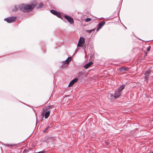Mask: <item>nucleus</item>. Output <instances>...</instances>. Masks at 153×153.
I'll use <instances>...</instances> for the list:
<instances>
[{
    "label": "nucleus",
    "instance_id": "obj_17",
    "mask_svg": "<svg viewBox=\"0 0 153 153\" xmlns=\"http://www.w3.org/2000/svg\"><path fill=\"white\" fill-rule=\"evenodd\" d=\"M53 137H49L48 139L47 140V141L48 143H49L50 142H51L53 140Z\"/></svg>",
    "mask_w": 153,
    "mask_h": 153
},
{
    "label": "nucleus",
    "instance_id": "obj_15",
    "mask_svg": "<svg viewBox=\"0 0 153 153\" xmlns=\"http://www.w3.org/2000/svg\"><path fill=\"white\" fill-rule=\"evenodd\" d=\"M51 13L53 14H54V15H56V14L58 13V12H57L56 11L54 10H51Z\"/></svg>",
    "mask_w": 153,
    "mask_h": 153
},
{
    "label": "nucleus",
    "instance_id": "obj_8",
    "mask_svg": "<svg viewBox=\"0 0 153 153\" xmlns=\"http://www.w3.org/2000/svg\"><path fill=\"white\" fill-rule=\"evenodd\" d=\"M128 67L125 66H123L119 69V70L120 72H124L128 71Z\"/></svg>",
    "mask_w": 153,
    "mask_h": 153
},
{
    "label": "nucleus",
    "instance_id": "obj_6",
    "mask_svg": "<svg viewBox=\"0 0 153 153\" xmlns=\"http://www.w3.org/2000/svg\"><path fill=\"white\" fill-rule=\"evenodd\" d=\"M105 24V22L104 21L101 22L99 24L98 26L97 29V31H98L100 29L102 28V26Z\"/></svg>",
    "mask_w": 153,
    "mask_h": 153
},
{
    "label": "nucleus",
    "instance_id": "obj_3",
    "mask_svg": "<svg viewBox=\"0 0 153 153\" xmlns=\"http://www.w3.org/2000/svg\"><path fill=\"white\" fill-rule=\"evenodd\" d=\"M16 17H12L7 18H5L4 20L9 23L14 22L15 21Z\"/></svg>",
    "mask_w": 153,
    "mask_h": 153
},
{
    "label": "nucleus",
    "instance_id": "obj_25",
    "mask_svg": "<svg viewBox=\"0 0 153 153\" xmlns=\"http://www.w3.org/2000/svg\"><path fill=\"white\" fill-rule=\"evenodd\" d=\"M45 152V151H40L39 152H35L34 153H44Z\"/></svg>",
    "mask_w": 153,
    "mask_h": 153
},
{
    "label": "nucleus",
    "instance_id": "obj_21",
    "mask_svg": "<svg viewBox=\"0 0 153 153\" xmlns=\"http://www.w3.org/2000/svg\"><path fill=\"white\" fill-rule=\"evenodd\" d=\"M54 108V106L53 105H49L48 107V108H47V109H49L50 108Z\"/></svg>",
    "mask_w": 153,
    "mask_h": 153
},
{
    "label": "nucleus",
    "instance_id": "obj_26",
    "mask_svg": "<svg viewBox=\"0 0 153 153\" xmlns=\"http://www.w3.org/2000/svg\"><path fill=\"white\" fill-rule=\"evenodd\" d=\"M150 48H151L150 47V46H149L147 48V51H150Z\"/></svg>",
    "mask_w": 153,
    "mask_h": 153
},
{
    "label": "nucleus",
    "instance_id": "obj_13",
    "mask_svg": "<svg viewBox=\"0 0 153 153\" xmlns=\"http://www.w3.org/2000/svg\"><path fill=\"white\" fill-rule=\"evenodd\" d=\"M125 87V85H123L120 86L118 88V91L121 93L122 90Z\"/></svg>",
    "mask_w": 153,
    "mask_h": 153
},
{
    "label": "nucleus",
    "instance_id": "obj_5",
    "mask_svg": "<svg viewBox=\"0 0 153 153\" xmlns=\"http://www.w3.org/2000/svg\"><path fill=\"white\" fill-rule=\"evenodd\" d=\"M65 18L68 21V22L71 24H72L74 23V21L73 19L72 18L69 16L67 15H65Z\"/></svg>",
    "mask_w": 153,
    "mask_h": 153
},
{
    "label": "nucleus",
    "instance_id": "obj_28",
    "mask_svg": "<svg viewBox=\"0 0 153 153\" xmlns=\"http://www.w3.org/2000/svg\"><path fill=\"white\" fill-rule=\"evenodd\" d=\"M43 112L42 113V115H44V112H45V111H44V109H43Z\"/></svg>",
    "mask_w": 153,
    "mask_h": 153
},
{
    "label": "nucleus",
    "instance_id": "obj_19",
    "mask_svg": "<svg viewBox=\"0 0 153 153\" xmlns=\"http://www.w3.org/2000/svg\"><path fill=\"white\" fill-rule=\"evenodd\" d=\"M91 20V19L90 18H87L85 20V21L86 22H89V21H90Z\"/></svg>",
    "mask_w": 153,
    "mask_h": 153
},
{
    "label": "nucleus",
    "instance_id": "obj_4",
    "mask_svg": "<svg viewBox=\"0 0 153 153\" xmlns=\"http://www.w3.org/2000/svg\"><path fill=\"white\" fill-rule=\"evenodd\" d=\"M71 57H68V59H66L62 65V67L65 68L67 66L68 63L71 61Z\"/></svg>",
    "mask_w": 153,
    "mask_h": 153
},
{
    "label": "nucleus",
    "instance_id": "obj_23",
    "mask_svg": "<svg viewBox=\"0 0 153 153\" xmlns=\"http://www.w3.org/2000/svg\"><path fill=\"white\" fill-rule=\"evenodd\" d=\"M28 152L27 149H24L23 151V153H27Z\"/></svg>",
    "mask_w": 153,
    "mask_h": 153
},
{
    "label": "nucleus",
    "instance_id": "obj_2",
    "mask_svg": "<svg viewBox=\"0 0 153 153\" xmlns=\"http://www.w3.org/2000/svg\"><path fill=\"white\" fill-rule=\"evenodd\" d=\"M85 43V39L82 37L80 38L78 43L77 45V47H82Z\"/></svg>",
    "mask_w": 153,
    "mask_h": 153
},
{
    "label": "nucleus",
    "instance_id": "obj_30",
    "mask_svg": "<svg viewBox=\"0 0 153 153\" xmlns=\"http://www.w3.org/2000/svg\"><path fill=\"white\" fill-rule=\"evenodd\" d=\"M152 153H153V151L152 152Z\"/></svg>",
    "mask_w": 153,
    "mask_h": 153
},
{
    "label": "nucleus",
    "instance_id": "obj_1",
    "mask_svg": "<svg viewBox=\"0 0 153 153\" xmlns=\"http://www.w3.org/2000/svg\"><path fill=\"white\" fill-rule=\"evenodd\" d=\"M36 3H32L31 5L22 4L19 6V9L24 12H29L31 11L36 6Z\"/></svg>",
    "mask_w": 153,
    "mask_h": 153
},
{
    "label": "nucleus",
    "instance_id": "obj_18",
    "mask_svg": "<svg viewBox=\"0 0 153 153\" xmlns=\"http://www.w3.org/2000/svg\"><path fill=\"white\" fill-rule=\"evenodd\" d=\"M95 29H93L91 30H87V32L89 33H91L92 31H94L95 30Z\"/></svg>",
    "mask_w": 153,
    "mask_h": 153
},
{
    "label": "nucleus",
    "instance_id": "obj_10",
    "mask_svg": "<svg viewBox=\"0 0 153 153\" xmlns=\"http://www.w3.org/2000/svg\"><path fill=\"white\" fill-rule=\"evenodd\" d=\"M83 73L82 71L79 72L78 74L77 77L79 79H82L83 76Z\"/></svg>",
    "mask_w": 153,
    "mask_h": 153
},
{
    "label": "nucleus",
    "instance_id": "obj_27",
    "mask_svg": "<svg viewBox=\"0 0 153 153\" xmlns=\"http://www.w3.org/2000/svg\"><path fill=\"white\" fill-rule=\"evenodd\" d=\"M7 146H11V147H12V146H14V145H9V144H8L7 145Z\"/></svg>",
    "mask_w": 153,
    "mask_h": 153
},
{
    "label": "nucleus",
    "instance_id": "obj_7",
    "mask_svg": "<svg viewBox=\"0 0 153 153\" xmlns=\"http://www.w3.org/2000/svg\"><path fill=\"white\" fill-rule=\"evenodd\" d=\"M78 80V79L77 78H76L72 80L70 82L68 86L70 87L72 86L75 82H76Z\"/></svg>",
    "mask_w": 153,
    "mask_h": 153
},
{
    "label": "nucleus",
    "instance_id": "obj_22",
    "mask_svg": "<svg viewBox=\"0 0 153 153\" xmlns=\"http://www.w3.org/2000/svg\"><path fill=\"white\" fill-rule=\"evenodd\" d=\"M18 10V8L16 6H15V8L13 10V11H16L17 10Z\"/></svg>",
    "mask_w": 153,
    "mask_h": 153
},
{
    "label": "nucleus",
    "instance_id": "obj_11",
    "mask_svg": "<svg viewBox=\"0 0 153 153\" xmlns=\"http://www.w3.org/2000/svg\"><path fill=\"white\" fill-rule=\"evenodd\" d=\"M150 70H147V71H146L145 74V78L146 80H148V76H149V74L150 73Z\"/></svg>",
    "mask_w": 153,
    "mask_h": 153
},
{
    "label": "nucleus",
    "instance_id": "obj_12",
    "mask_svg": "<svg viewBox=\"0 0 153 153\" xmlns=\"http://www.w3.org/2000/svg\"><path fill=\"white\" fill-rule=\"evenodd\" d=\"M93 64V62H90L86 64V65H84L83 66V67L85 69H87L89 67L91 66L92 64Z\"/></svg>",
    "mask_w": 153,
    "mask_h": 153
},
{
    "label": "nucleus",
    "instance_id": "obj_9",
    "mask_svg": "<svg viewBox=\"0 0 153 153\" xmlns=\"http://www.w3.org/2000/svg\"><path fill=\"white\" fill-rule=\"evenodd\" d=\"M121 93H120V92H119L118 91L116 92L114 95V98L117 99L121 95Z\"/></svg>",
    "mask_w": 153,
    "mask_h": 153
},
{
    "label": "nucleus",
    "instance_id": "obj_16",
    "mask_svg": "<svg viewBox=\"0 0 153 153\" xmlns=\"http://www.w3.org/2000/svg\"><path fill=\"white\" fill-rule=\"evenodd\" d=\"M43 6V5L42 3H40L39 6L37 7L38 9H40L42 8Z\"/></svg>",
    "mask_w": 153,
    "mask_h": 153
},
{
    "label": "nucleus",
    "instance_id": "obj_14",
    "mask_svg": "<svg viewBox=\"0 0 153 153\" xmlns=\"http://www.w3.org/2000/svg\"><path fill=\"white\" fill-rule=\"evenodd\" d=\"M50 111H48L46 112L45 114V119L47 118L49 116L50 114Z\"/></svg>",
    "mask_w": 153,
    "mask_h": 153
},
{
    "label": "nucleus",
    "instance_id": "obj_24",
    "mask_svg": "<svg viewBox=\"0 0 153 153\" xmlns=\"http://www.w3.org/2000/svg\"><path fill=\"white\" fill-rule=\"evenodd\" d=\"M49 128V127H47L45 129V130L44 131V132H46L47 130L48 129V128Z\"/></svg>",
    "mask_w": 153,
    "mask_h": 153
},
{
    "label": "nucleus",
    "instance_id": "obj_20",
    "mask_svg": "<svg viewBox=\"0 0 153 153\" xmlns=\"http://www.w3.org/2000/svg\"><path fill=\"white\" fill-rule=\"evenodd\" d=\"M56 15L59 18H60L61 19H62V17L61 16V15H60V14L58 13H58H57V14H56Z\"/></svg>",
    "mask_w": 153,
    "mask_h": 153
},
{
    "label": "nucleus",
    "instance_id": "obj_29",
    "mask_svg": "<svg viewBox=\"0 0 153 153\" xmlns=\"http://www.w3.org/2000/svg\"><path fill=\"white\" fill-rule=\"evenodd\" d=\"M105 144H106V146L107 145H108L109 144V143L108 142H106Z\"/></svg>",
    "mask_w": 153,
    "mask_h": 153
}]
</instances>
